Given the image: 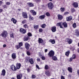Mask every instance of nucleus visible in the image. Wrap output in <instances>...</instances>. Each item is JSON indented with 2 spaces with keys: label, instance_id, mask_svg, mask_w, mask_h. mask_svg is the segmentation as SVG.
<instances>
[{
  "label": "nucleus",
  "instance_id": "4",
  "mask_svg": "<svg viewBox=\"0 0 79 79\" xmlns=\"http://www.w3.org/2000/svg\"><path fill=\"white\" fill-rule=\"evenodd\" d=\"M47 5L48 8L49 10H53V7H54V5L52 2H50L48 3Z\"/></svg>",
  "mask_w": 79,
  "mask_h": 79
},
{
  "label": "nucleus",
  "instance_id": "22",
  "mask_svg": "<svg viewBox=\"0 0 79 79\" xmlns=\"http://www.w3.org/2000/svg\"><path fill=\"white\" fill-rule=\"evenodd\" d=\"M29 62L31 64H34V60H33V58H31L30 59Z\"/></svg>",
  "mask_w": 79,
  "mask_h": 79
},
{
  "label": "nucleus",
  "instance_id": "31",
  "mask_svg": "<svg viewBox=\"0 0 79 79\" xmlns=\"http://www.w3.org/2000/svg\"><path fill=\"white\" fill-rule=\"evenodd\" d=\"M70 53V52L69 51H68L65 52V55L66 56H68L69 55V54Z\"/></svg>",
  "mask_w": 79,
  "mask_h": 79
},
{
  "label": "nucleus",
  "instance_id": "16",
  "mask_svg": "<svg viewBox=\"0 0 79 79\" xmlns=\"http://www.w3.org/2000/svg\"><path fill=\"white\" fill-rule=\"evenodd\" d=\"M45 15H42L39 17V19H41L42 20L44 19H45Z\"/></svg>",
  "mask_w": 79,
  "mask_h": 79
},
{
  "label": "nucleus",
  "instance_id": "55",
  "mask_svg": "<svg viewBox=\"0 0 79 79\" xmlns=\"http://www.w3.org/2000/svg\"><path fill=\"white\" fill-rule=\"evenodd\" d=\"M73 58L71 57V58H70L69 59V61H70V62H71V61H73Z\"/></svg>",
  "mask_w": 79,
  "mask_h": 79
},
{
  "label": "nucleus",
  "instance_id": "35",
  "mask_svg": "<svg viewBox=\"0 0 79 79\" xmlns=\"http://www.w3.org/2000/svg\"><path fill=\"white\" fill-rule=\"evenodd\" d=\"M46 26H47V25L45 23L41 25V27L42 28H45V27H46Z\"/></svg>",
  "mask_w": 79,
  "mask_h": 79
},
{
  "label": "nucleus",
  "instance_id": "11",
  "mask_svg": "<svg viewBox=\"0 0 79 79\" xmlns=\"http://www.w3.org/2000/svg\"><path fill=\"white\" fill-rule=\"evenodd\" d=\"M51 31L53 32H55L56 31V27L53 26L51 28Z\"/></svg>",
  "mask_w": 79,
  "mask_h": 79
},
{
  "label": "nucleus",
  "instance_id": "64",
  "mask_svg": "<svg viewBox=\"0 0 79 79\" xmlns=\"http://www.w3.org/2000/svg\"><path fill=\"white\" fill-rule=\"evenodd\" d=\"M2 4V1H0V5H1Z\"/></svg>",
  "mask_w": 79,
  "mask_h": 79
},
{
  "label": "nucleus",
  "instance_id": "58",
  "mask_svg": "<svg viewBox=\"0 0 79 79\" xmlns=\"http://www.w3.org/2000/svg\"><path fill=\"white\" fill-rule=\"evenodd\" d=\"M37 60L38 61H40V58H37Z\"/></svg>",
  "mask_w": 79,
  "mask_h": 79
},
{
  "label": "nucleus",
  "instance_id": "59",
  "mask_svg": "<svg viewBox=\"0 0 79 79\" xmlns=\"http://www.w3.org/2000/svg\"><path fill=\"white\" fill-rule=\"evenodd\" d=\"M3 11V10L2 9H0V13H2Z\"/></svg>",
  "mask_w": 79,
  "mask_h": 79
},
{
  "label": "nucleus",
  "instance_id": "17",
  "mask_svg": "<svg viewBox=\"0 0 79 79\" xmlns=\"http://www.w3.org/2000/svg\"><path fill=\"white\" fill-rule=\"evenodd\" d=\"M29 36L26 35L24 37L23 40L24 41H27L29 40Z\"/></svg>",
  "mask_w": 79,
  "mask_h": 79
},
{
  "label": "nucleus",
  "instance_id": "62",
  "mask_svg": "<svg viewBox=\"0 0 79 79\" xmlns=\"http://www.w3.org/2000/svg\"><path fill=\"white\" fill-rule=\"evenodd\" d=\"M48 51V49H45V50L44 52H47Z\"/></svg>",
  "mask_w": 79,
  "mask_h": 79
},
{
  "label": "nucleus",
  "instance_id": "48",
  "mask_svg": "<svg viewBox=\"0 0 79 79\" xmlns=\"http://www.w3.org/2000/svg\"><path fill=\"white\" fill-rule=\"evenodd\" d=\"M39 32H43V29L42 28H40L39 29Z\"/></svg>",
  "mask_w": 79,
  "mask_h": 79
},
{
  "label": "nucleus",
  "instance_id": "53",
  "mask_svg": "<svg viewBox=\"0 0 79 79\" xmlns=\"http://www.w3.org/2000/svg\"><path fill=\"white\" fill-rule=\"evenodd\" d=\"M41 44H42L43 45H45V44H46V42L44 41H43L42 43H41Z\"/></svg>",
  "mask_w": 79,
  "mask_h": 79
},
{
  "label": "nucleus",
  "instance_id": "47",
  "mask_svg": "<svg viewBox=\"0 0 79 79\" xmlns=\"http://www.w3.org/2000/svg\"><path fill=\"white\" fill-rule=\"evenodd\" d=\"M10 37H12V38H15V37H14L13 34V33L12 34H10Z\"/></svg>",
  "mask_w": 79,
  "mask_h": 79
},
{
  "label": "nucleus",
  "instance_id": "1",
  "mask_svg": "<svg viewBox=\"0 0 79 79\" xmlns=\"http://www.w3.org/2000/svg\"><path fill=\"white\" fill-rule=\"evenodd\" d=\"M21 64L20 63H17L16 64V66L14 64H12L10 67V69L12 71H16L17 69H19L21 68Z\"/></svg>",
  "mask_w": 79,
  "mask_h": 79
},
{
  "label": "nucleus",
  "instance_id": "49",
  "mask_svg": "<svg viewBox=\"0 0 79 79\" xmlns=\"http://www.w3.org/2000/svg\"><path fill=\"white\" fill-rule=\"evenodd\" d=\"M76 55L75 54H73V56H72V58L73 59H75V58H76Z\"/></svg>",
  "mask_w": 79,
  "mask_h": 79
},
{
  "label": "nucleus",
  "instance_id": "7",
  "mask_svg": "<svg viewBox=\"0 0 79 79\" xmlns=\"http://www.w3.org/2000/svg\"><path fill=\"white\" fill-rule=\"evenodd\" d=\"M25 47L26 50H28L29 49V47H31V45L29 44L27 42H26L25 44Z\"/></svg>",
  "mask_w": 79,
  "mask_h": 79
},
{
  "label": "nucleus",
  "instance_id": "45",
  "mask_svg": "<svg viewBox=\"0 0 79 79\" xmlns=\"http://www.w3.org/2000/svg\"><path fill=\"white\" fill-rule=\"evenodd\" d=\"M32 79H35V78H36V76L34 75H32L31 76Z\"/></svg>",
  "mask_w": 79,
  "mask_h": 79
},
{
  "label": "nucleus",
  "instance_id": "41",
  "mask_svg": "<svg viewBox=\"0 0 79 79\" xmlns=\"http://www.w3.org/2000/svg\"><path fill=\"white\" fill-rule=\"evenodd\" d=\"M20 47H20L18 45H16L15 46V48H17V50H18V49H19V48Z\"/></svg>",
  "mask_w": 79,
  "mask_h": 79
},
{
  "label": "nucleus",
  "instance_id": "15",
  "mask_svg": "<svg viewBox=\"0 0 79 79\" xmlns=\"http://www.w3.org/2000/svg\"><path fill=\"white\" fill-rule=\"evenodd\" d=\"M23 77V74H19L17 75L16 76V77L17 79H21Z\"/></svg>",
  "mask_w": 79,
  "mask_h": 79
},
{
  "label": "nucleus",
  "instance_id": "13",
  "mask_svg": "<svg viewBox=\"0 0 79 79\" xmlns=\"http://www.w3.org/2000/svg\"><path fill=\"white\" fill-rule=\"evenodd\" d=\"M22 16L24 18H27V14L26 12H22Z\"/></svg>",
  "mask_w": 79,
  "mask_h": 79
},
{
  "label": "nucleus",
  "instance_id": "60",
  "mask_svg": "<svg viewBox=\"0 0 79 79\" xmlns=\"http://www.w3.org/2000/svg\"><path fill=\"white\" fill-rule=\"evenodd\" d=\"M71 77V74H70L68 75V77Z\"/></svg>",
  "mask_w": 79,
  "mask_h": 79
},
{
  "label": "nucleus",
  "instance_id": "61",
  "mask_svg": "<svg viewBox=\"0 0 79 79\" xmlns=\"http://www.w3.org/2000/svg\"><path fill=\"white\" fill-rule=\"evenodd\" d=\"M77 74L79 75V70H77Z\"/></svg>",
  "mask_w": 79,
  "mask_h": 79
},
{
  "label": "nucleus",
  "instance_id": "10",
  "mask_svg": "<svg viewBox=\"0 0 79 79\" xmlns=\"http://www.w3.org/2000/svg\"><path fill=\"white\" fill-rule=\"evenodd\" d=\"M30 13L32 14L33 16H35L37 15V12L33 10H31L30 11Z\"/></svg>",
  "mask_w": 79,
  "mask_h": 79
},
{
  "label": "nucleus",
  "instance_id": "6",
  "mask_svg": "<svg viewBox=\"0 0 79 79\" xmlns=\"http://www.w3.org/2000/svg\"><path fill=\"white\" fill-rule=\"evenodd\" d=\"M65 42H68L69 44H71L73 42V40H71V39L68 38L65 39Z\"/></svg>",
  "mask_w": 79,
  "mask_h": 79
},
{
  "label": "nucleus",
  "instance_id": "14",
  "mask_svg": "<svg viewBox=\"0 0 79 79\" xmlns=\"http://www.w3.org/2000/svg\"><path fill=\"white\" fill-rule=\"evenodd\" d=\"M27 4L29 7H34V4L31 2H28L27 3Z\"/></svg>",
  "mask_w": 79,
  "mask_h": 79
},
{
  "label": "nucleus",
  "instance_id": "38",
  "mask_svg": "<svg viewBox=\"0 0 79 79\" xmlns=\"http://www.w3.org/2000/svg\"><path fill=\"white\" fill-rule=\"evenodd\" d=\"M71 11L72 13H74V12L76 11V10L74 8H72L71 9Z\"/></svg>",
  "mask_w": 79,
  "mask_h": 79
},
{
  "label": "nucleus",
  "instance_id": "50",
  "mask_svg": "<svg viewBox=\"0 0 79 79\" xmlns=\"http://www.w3.org/2000/svg\"><path fill=\"white\" fill-rule=\"evenodd\" d=\"M3 8H6V9H7V6H6V5L3 6Z\"/></svg>",
  "mask_w": 79,
  "mask_h": 79
},
{
  "label": "nucleus",
  "instance_id": "29",
  "mask_svg": "<svg viewBox=\"0 0 79 79\" xmlns=\"http://www.w3.org/2000/svg\"><path fill=\"white\" fill-rule=\"evenodd\" d=\"M43 40L42 38H39L38 39V42L39 44H42L43 42Z\"/></svg>",
  "mask_w": 79,
  "mask_h": 79
},
{
  "label": "nucleus",
  "instance_id": "28",
  "mask_svg": "<svg viewBox=\"0 0 79 79\" xmlns=\"http://www.w3.org/2000/svg\"><path fill=\"white\" fill-rule=\"evenodd\" d=\"M49 42H51L52 44H55V40H54L50 39L49 40Z\"/></svg>",
  "mask_w": 79,
  "mask_h": 79
},
{
  "label": "nucleus",
  "instance_id": "21",
  "mask_svg": "<svg viewBox=\"0 0 79 79\" xmlns=\"http://www.w3.org/2000/svg\"><path fill=\"white\" fill-rule=\"evenodd\" d=\"M30 60V57L27 56L25 58V61L26 63H28Z\"/></svg>",
  "mask_w": 79,
  "mask_h": 79
},
{
  "label": "nucleus",
  "instance_id": "19",
  "mask_svg": "<svg viewBox=\"0 0 79 79\" xmlns=\"http://www.w3.org/2000/svg\"><path fill=\"white\" fill-rule=\"evenodd\" d=\"M75 35H77V37H79V31L77 29H76L75 31Z\"/></svg>",
  "mask_w": 79,
  "mask_h": 79
},
{
  "label": "nucleus",
  "instance_id": "18",
  "mask_svg": "<svg viewBox=\"0 0 79 79\" xmlns=\"http://www.w3.org/2000/svg\"><path fill=\"white\" fill-rule=\"evenodd\" d=\"M66 19L67 21H71L73 19V17H72V16H70L68 17H67Z\"/></svg>",
  "mask_w": 79,
  "mask_h": 79
},
{
  "label": "nucleus",
  "instance_id": "57",
  "mask_svg": "<svg viewBox=\"0 0 79 79\" xmlns=\"http://www.w3.org/2000/svg\"><path fill=\"white\" fill-rule=\"evenodd\" d=\"M61 79H65L64 77L63 76H61Z\"/></svg>",
  "mask_w": 79,
  "mask_h": 79
},
{
  "label": "nucleus",
  "instance_id": "27",
  "mask_svg": "<svg viewBox=\"0 0 79 79\" xmlns=\"http://www.w3.org/2000/svg\"><path fill=\"white\" fill-rule=\"evenodd\" d=\"M45 74L48 76H50V72L48 71H46L45 72Z\"/></svg>",
  "mask_w": 79,
  "mask_h": 79
},
{
  "label": "nucleus",
  "instance_id": "54",
  "mask_svg": "<svg viewBox=\"0 0 79 79\" xmlns=\"http://www.w3.org/2000/svg\"><path fill=\"white\" fill-rule=\"evenodd\" d=\"M36 68H37V69H40V68L39 67V65H36Z\"/></svg>",
  "mask_w": 79,
  "mask_h": 79
},
{
  "label": "nucleus",
  "instance_id": "33",
  "mask_svg": "<svg viewBox=\"0 0 79 79\" xmlns=\"http://www.w3.org/2000/svg\"><path fill=\"white\" fill-rule=\"evenodd\" d=\"M60 10L63 13V12H64V10H65V9L64 7H61L60 9Z\"/></svg>",
  "mask_w": 79,
  "mask_h": 79
},
{
  "label": "nucleus",
  "instance_id": "63",
  "mask_svg": "<svg viewBox=\"0 0 79 79\" xmlns=\"http://www.w3.org/2000/svg\"><path fill=\"white\" fill-rule=\"evenodd\" d=\"M6 47V45L5 44L3 45V47Z\"/></svg>",
  "mask_w": 79,
  "mask_h": 79
},
{
  "label": "nucleus",
  "instance_id": "40",
  "mask_svg": "<svg viewBox=\"0 0 79 79\" xmlns=\"http://www.w3.org/2000/svg\"><path fill=\"white\" fill-rule=\"evenodd\" d=\"M19 45L21 47H22L23 45V42H20L19 43Z\"/></svg>",
  "mask_w": 79,
  "mask_h": 79
},
{
  "label": "nucleus",
  "instance_id": "56",
  "mask_svg": "<svg viewBox=\"0 0 79 79\" xmlns=\"http://www.w3.org/2000/svg\"><path fill=\"white\" fill-rule=\"evenodd\" d=\"M27 70L28 73H30V69L28 68L27 69Z\"/></svg>",
  "mask_w": 79,
  "mask_h": 79
},
{
  "label": "nucleus",
  "instance_id": "26",
  "mask_svg": "<svg viewBox=\"0 0 79 79\" xmlns=\"http://www.w3.org/2000/svg\"><path fill=\"white\" fill-rule=\"evenodd\" d=\"M69 71V72L72 73H73V69L70 67H68L67 69Z\"/></svg>",
  "mask_w": 79,
  "mask_h": 79
},
{
  "label": "nucleus",
  "instance_id": "8",
  "mask_svg": "<svg viewBox=\"0 0 79 79\" xmlns=\"http://www.w3.org/2000/svg\"><path fill=\"white\" fill-rule=\"evenodd\" d=\"M19 31L21 33H22V34H24L26 33V30L25 29L22 28L19 29Z\"/></svg>",
  "mask_w": 79,
  "mask_h": 79
},
{
  "label": "nucleus",
  "instance_id": "36",
  "mask_svg": "<svg viewBox=\"0 0 79 79\" xmlns=\"http://www.w3.org/2000/svg\"><path fill=\"white\" fill-rule=\"evenodd\" d=\"M40 56L41 57L42 56L41 58L43 60H45V56H42L41 55H40Z\"/></svg>",
  "mask_w": 79,
  "mask_h": 79
},
{
  "label": "nucleus",
  "instance_id": "5",
  "mask_svg": "<svg viewBox=\"0 0 79 79\" xmlns=\"http://www.w3.org/2000/svg\"><path fill=\"white\" fill-rule=\"evenodd\" d=\"M48 55L49 56V57H52L55 55V52L51 50L49 52Z\"/></svg>",
  "mask_w": 79,
  "mask_h": 79
},
{
  "label": "nucleus",
  "instance_id": "20",
  "mask_svg": "<svg viewBox=\"0 0 79 79\" xmlns=\"http://www.w3.org/2000/svg\"><path fill=\"white\" fill-rule=\"evenodd\" d=\"M58 19L59 20H62L63 19V16L60 15H57Z\"/></svg>",
  "mask_w": 79,
  "mask_h": 79
},
{
  "label": "nucleus",
  "instance_id": "37",
  "mask_svg": "<svg viewBox=\"0 0 79 79\" xmlns=\"http://www.w3.org/2000/svg\"><path fill=\"white\" fill-rule=\"evenodd\" d=\"M44 69H49V67L47 65H46L44 67Z\"/></svg>",
  "mask_w": 79,
  "mask_h": 79
},
{
  "label": "nucleus",
  "instance_id": "34",
  "mask_svg": "<svg viewBox=\"0 0 79 79\" xmlns=\"http://www.w3.org/2000/svg\"><path fill=\"white\" fill-rule=\"evenodd\" d=\"M27 35L28 36V37H32V33L28 32L27 34Z\"/></svg>",
  "mask_w": 79,
  "mask_h": 79
},
{
  "label": "nucleus",
  "instance_id": "32",
  "mask_svg": "<svg viewBox=\"0 0 79 79\" xmlns=\"http://www.w3.org/2000/svg\"><path fill=\"white\" fill-rule=\"evenodd\" d=\"M23 27L24 28H27L28 29L29 28V26H28V25H27V24H26L23 25Z\"/></svg>",
  "mask_w": 79,
  "mask_h": 79
},
{
  "label": "nucleus",
  "instance_id": "52",
  "mask_svg": "<svg viewBox=\"0 0 79 79\" xmlns=\"http://www.w3.org/2000/svg\"><path fill=\"white\" fill-rule=\"evenodd\" d=\"M10 2H6V5H10Z\"/></svg>",
  "mask_w": 79,
  "mask_h": 79
},
{
  "label": "nucleus",
  "instance_id": "51",
  "mask_svg": "<svg viewBox=\"0 0 79 79\" xmlns=\"http://www.w3.org/2000/svg\"><path fill=\"white\" fill-rule=\"evenodd\" d=\"M68 14H69V12H65L64 13V15H68Z\"/></svg>",
  "mask_w": 79,
  "mask_h": 79
},
{
  "label": "nucleus",
  "instance_id": "30",
  "mask_svg": "<svg viewBox=\"0 0 79 79\" xmlns=\"http://www.w3.org/2000/svg\"><path fill=\"white\" fill-rule=\"evenodd\" d=\"M29 18L30 20H32V21L34 20V17H31V15H29Z\"/></svg>",
  "mask_w": 79,
  "mask_h": 79
},
{
  "label": "nucleus",
  "instance_id": "2",
  "mask_svg": "<svg viewBox=\"0 0 79 79\" xmlns=\"http://www.w3.org/2000/svg\"><path fill=\"white\" fill-rule=\"evenodd\" d=\"M57 26L60 27V28L61 29H64V27L65 28H66V27H68V23L66 22H60L58 23L57 24H56ZM63 26L64 27H63Z\"/></svg>",
  "mask_w": 79,
  "mask_h": 79
},
{
  "label": "nucleus",
  "instance_id": "39",
  "mask_svg": "<svg viewBox=\"0 0 79 79\" xmlns=\"http://www.w3.org/2000/svg\"><path fill=\"white\" fill-rule=\"evenodd\" d=\"M34 28L35 29L37 30V29L39 28V26L38 25H35L34 27Z\"/></svg>",
  "mask_w": 79,
  "mask_h": 79
},
{
  "label": "nucleus",
  "instance_id": "12",
  "mask_svg": "<svg viewBox=\"0 0 79 79\" xmlns=\"http://www.w3.org/2000/svg\"><path fill=\"white\" fill-rule=\"evenodd\" d=\"M6 74V71L5 69H3L2 70V73L1 74V76H5Z\"/></svg>",
  "mask_w": 79,
  "mask_h": 79
},
{
  "label": "nucleus",
  "instance_id": "23",
  "mask_svg": "<svg viewBox=\"0 0 79 79\" xmlns=\"http://www.w3.org/2000/svg\"><path fill=\"white\" fill-rule=\"evenodd\" d=\"M11 57L13 59H15L16 58V53H13L11 56Z\"/></svg>",
  "mask_w": 79,
  "mask_h": 79
},
{
  "label": "nucleus",
  "instance_id": "43",
  "mask_svg": "<svg viewBox=\"0 0 79 79\" xmlns=\"http://www.w3.org/2000/svg\"><path fill=\"white\" fill-rule=\"evenodd\" d=\"M73 28H76V27L77 26H76V23H74L73 24Z\"/></svg>",
  "mask_w": 79,
  "mask_h": 79
},
{
  "label": "nucleus",
  "instance_id": "24",
  "mask_svg": "<svg viewBox=\"0 0 79 79\" xmlns=\"http://www.w3.org/2000/svg\"><path fill=\"white\" fill-rule=\"evenodd\" d=\"M51 57H52V60H53V61H57V60H58V58H57L56 56H54Z\"/></svg>",
  "mask_w": 79,
  "mask_h": 79
},
{
  "label": "nucleus",
  "instance_id": "46",
  "mask_svg": "<svg viewBox=\"0 0 79 79\" xmlns=\"http://www.w3.org/2000/svg\"><path fill=\"white\" fill-rule=\"evenodd\" d=\"M22 24H25V23H26V20H24L22 21Z\"/></svg>",
  "mask_w": 79,
  "mask_h": 79
},
{
  "label": "nucleus",
  "instance_id": "9",
  "mask_svg": "<svg viewBox=\"0 0 79 79\" xmlns=\"http://www.w3.org/2000/svg\"><path fill=\"white\" fill-rule=\"evenodd\" d=\"M72 5L74 8H77L78 7V3L74 2L72 3Z\"/></svg>",
  "mask_w": 79,
  "mask_h": 79
},
{
  "label": "nucleus",
  "instance_id": "25",
  "mask_svg": "<svg viewBox=\"0 0 79 79\" xmlns=\"http://www.w3.org/2000/svg\"><path fill=\"white\" fill-rule=\"evenodd\" d=\"M11 21L13 22L14 24H16L17 22V20L15 19L14 18H12L11 19Z\"/></svg>",
  "mask_w": 79,
  "mask_h": 79
},
{
  "label": "nucleus",
  "instance_id": "42",
  "mask_svg": "<svg viewBox=\"0 0 79 79\" xmlns=\"http://www.w3.org/2000/svg\"><path fill=\"white\" fill-rule=\"evenodd\" d=\"M46 16H47L48 17L50 16V13H49V12H47L46 13Z\"/></svg>",
  "mask_w": 79,
  "mask_h": 79
},
{
  "label": "nucleus",
  "instance_id": "3",
  "mask_svg": "<svg viewBox=\"0 0 79 79\" xmlns=\"http://www.w3.org/2000/svg\"><path fill=\"white\" fill-rule=\"evenodd\" d=\"M8 35V32L5 30H3L2 32V33L0 35V36H1L2 37H5L6 38Z\"/></svg>",
  "mask_w": 79,
  "mask_h": 79
},
{
  "label": "nucleus",
  "instance_id": "44",
  "mask_svg": "<svg viewBox=\"0 0 79 79\" xmlns=\"http://www.w3.org/2000/svg\"><path fill=\"white\" fill-rule=\"evenodd\" d=\"M27 55H28V56H30V55H31V52H30L29 51H27V53H26Z\"/></svg>",
  "mask_w": 79,
  "mask_h": 79
}]
</instances>
